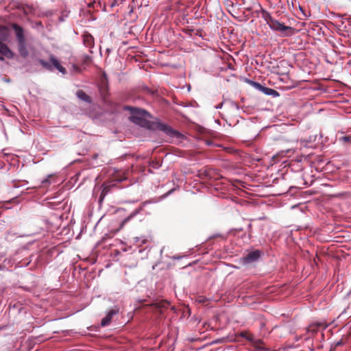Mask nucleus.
<instances>
[{
  "mask_svg": "<svg viewBox=\"0 0 351 351\" xmlns=\"http://www.w3.org/2000/svg\"><path fill=\"white\" fill-rule=\"evenodd\" d=\"M261 16L272 30L279 32L285 36H289L293 34V28L274 19L270 13L264 9L261 10Z\"/></svg>",
  "mask_w": 351,
  "mask_h": 351,
  "instance_id": "f257e3e1",
  "label": "nucleus"
},
{
  "mask_svg": "<svg viewBox=\"0 0 351 351\" xmlns=\"http://www.w3.org/2000/svg\"><path fill=\"white\" fill-rule=\"evenodd\" d=\"M48 183H49V178H47L42 181V184H43V185L48 184Z\"/></svg>",
  "mask_w": 351,
  "mask_h": 351,
  "instance_id": "aec40b11",
  "label": "nucleus"
},
{
  "mask_svg": "<svg viewBox=\"0 0 351 351\" xmlns=\"http://www.w3.org/2000/svg\"><path fill=\"white\" fill-rule=\"evenodd\" d=\"M250 84L254 86V87L258 89L261 92L264 93L265 95H272L274 97H276V96L279 95V93L274 89L265 87V86H262L261 84L256 82H252V81H250Z\"/></svg>",
  "mask_w": 351,
  "mask_h": 351,
  "instance_id": "39448f33",
  "label": "nucleus"
},
{
  "mask_svg": "<svg viewBox=\"0 0 351 351\" xmlns=\"http://www.w3.org/2000/svg\"><path fill=\"white\" fill-rule=\"evenodd\" d=\"M32 12V8H27V10H25V14H29Z\"/></svg>",
  "mask_w": 351,
  "mask_h": 351,
  "instance_id": "412c9836",
  "label": "nucleus"
},
{
  "mask_svg": "<svg viewBox=\"0 0 351 351\" xmlns=\"http://www.w3.org/2000/svg\"><path fill=\"white\" fill-rule=\"evenodd\" d=\"M240 335L242 337H244V338H245L246 339H247L249 341H252L253 340V335L252 334L249 333L247 331L241 332Z\"/></svg>",
  "mask_w": 351,
  "mask_h": 351,
  "instance_id": "a211bd4d",
  "label": "nucleus"
},
{
  "mask_svg": "<svg viewBox=\"0 0 351 351\" xmlns=\"http://www.w3.org/2000/svg\"><path fill=\"white\" fill-rule=\"evenodd\" d=\"M125 109L130 110L132 114L131 119L134 123L145 128L148 126L149 122L142 117L145 114H147L145 110L130 106L126 107Z\"/></svg>",
  "mask_w": 351,
  "mask_h": 351,
  "instance_id": "7ed1b4c3",
  "label": "nucleus"
},
{
  "mask_svg": "<svg viewBox=\"0 0 351 351\" xmlns=\"http://www.w3.org/2000/svg\"><path fill=\"white\" fill-rule=\"evenodd\" d=\"M118 313V310L117 309H112L110 310L108 314L101 319V325L102 326H106L110 324L111 322V320L112 319V317L116 315Z\"/></svg>",
  "mask_w": 351,
  "mask_h": 351,
  "instance_id": "9b49d317",
  "label": "nucleus"
},
{
  "mask_svg": "<svg viewBox=\"0 0 351 351\" xmlns=\"http://www.w3.org/2000/svg\"><path fill=\"white\" fill-rule=\"evenodd\" d=\"M8 29L5 25H0V40L6 41L8 38Z\"/></svg>",
  "mask_w": 351,
  "mask_h": 351,
  "instance_id": "4468645a",
  "label": "nucleus"
},
{
  "mask_svg": "<svg viewBox=\"0 0 351 351\" xmlns=\"http://www.w3.org/2000/svg\"><path fill=\"white\" fill-rule=\"evenodd\" d=\"M154 310L158 311L160 314L164 313L165 310L168 309L170 303L167 300H160L152 304Z\"/></svg>",
  "mask_w": 351,
  "mask_h": 351,
  "instance_id": "0eeeda50",
  "label": "nucleus"
},
{
  "mask_svg": "<svg viewBox=\"0 0 351 351\" xmlns=\"http://www.w3.org/2000/svg\"><path fill=\"white\" fill-rule=\"evenodd\" d=\"M158 128L168 134H174L176 133V132L171 127L165 124L160 123Z\"/></svg>",
  "mask_w": 351,
  "mask_h": 351,
  "instance_id": "dca6fc26",
  "label": "nucleus"
},
{
  "mask_svg": "<svg viewBox=\"0 0 351 351\" xmlns=\"http://www.w3.org/2000/svg\"><path fill=\"white\" fill-rule=\"evenodd\" d=\"M84 45L90 49L93 48L95 45L94 38L88 32H84L82 35Z\"/></svg>",
  "mask_w": 351,
  "mask_h": 351,
  "instance_id": "1a4fd4ad",
  "label": "nucleus"
},
{
  "mask_svg": "<svg viewBox=\"0 0 351 351\" xmlns=\"http://www.w3.org/2000/svg\"><path fill=\"white\" fill-rule=\"evenodd\" d=\"M18 43V50L19 53H20L21 56L23 58H26L28 54V50L27 49L26 46V40L23 41L17 42Z\"/></svg>",
  "mask_w": 351,
  "mask_h": 351,
  "instance_id": "f8f14e48",
  "label": "nucleus"
},
{
  "mask_svg": "<svg viewBox=\"0 0 351 351\" xmlns=\"http://www.w3.org/2000/svg\"><path fill=\"white\" fill-rule=\"evenodd\" d=\"M348 25L350 26L351 25V23L348 22Z\"/></svg>",
  "mask_w": 351,
  "mask_h": 351,
  "instance_id": "b1692460",
  "label": "nucleus"
},
{
  "mask_svg": "<svg viewBox=\"0 0 351 351\" xmlns=\"http://www.w3.org/2000/svg\"><path fill=\"white\" fill-rule=\"evenodd\" d=\"M141 208H136L134 210L128 217L125 218L121 223V228H123V226L128 223L130 219H132L134 217H135L137 214H138L141 211Z\"/></svg>",
  "mask_w": 351,
  "mask_h": 351,
  "instance_id": "2eb2a0df",
  "label": "nucleus"
},
{
  "mask_svg": "<svg viewBox=\"0 0 351 351\" xmlns=\"http://www.w3.org/2000/svg\"><path fill=\"white\" fill-rule=\"evenodd\" d=\"M12 27L15 32L17 42L25 40L23 29L16 23H13Z\"/></svg>",
  "mask_w": 351,
  "mask_h": 351,
  "instance_id": "9d476101",
  "label": "nucleus"
},
{
  "mask_svg": "<svg viewBox=\"0 0 351 351\" xmlns=\"http://www.w3.org/2000/svg\"><path fill=\"white\" fill-rule=\"evenodd\" d=\"M13 57V52L6 44L0 40V60H4L5 58L12 59Z\"/></svg>",
  "mask_w": 351,
  "mask_h": 351,
  "instance_id": "20e7f679",
  "label": "nucleus"
},
{
  "mask_svg": "<svg viewBox=\"0 0 351 351\" xmlns=\"http://www.w3.org/2000/svg\"><path fill=\"white\" fill-rule=\"evenodd\" d=\"M38 62L42 65L43 68L48 71H51L53 69H56L63 75L66 73V69L60 64L59 60L53 55H51L49 56V62L40 59Z\"/></svg>",
  "mask_w": 351,
  "mask_h": 351,
  "instance_id": "f03ea898",
  "label": "nucleus"
},
{
  "mask_svg": "<svg viewBox=\"0 0 351 351\" xmlns=\"http://www.w3.org/2000/svg\"><path fill=\"white\" fill-rule=\"evenodd\" d=\"M343 28H344L345 31L347 32L348 36H351V28L348 27L347 26V25H345Z\"/></svg>",
  "mask_w": 351,
  "mask_h": 351,
  "instance_id": "6ab92c4d",
  "label": "nucleus"
},
{
  "mask_svg": "<svg viewBox=\"0 0 351 351\" xmlns=\"http://www.w3.org/2000/svg\"><path fill=\"white\" fill-rule=\"evenodd\" d=\"M339 141L343 143L345 145L351 144V135L350 136H343L339 138Z\"/></svg>",
  "mask_w": 351,
  "mask_h": 351,
  "instance_id": "f3484780",
  "label": "nucleus"
},
{
  "mask_svg": "<svg viewBox=\"0 0 351 351\" xmlns=\"http://www.w3.org/2000/svg\"><path fill=\"white\" fill-rule=\"evenodd\" d=\"M261 256L258 250H254L249 252L243 258L244 263H251L257 261Z\"/></svg>",
  "mask_w": 351,
  "mask_h": 351,
  "instance_id": "6e6552de",
  "label": "nucleus"
},
{
  "mask_svg": "<svg viewBox=\"0 0 351 351\" xmlns=\"http://www.w3.org/2000/svg\"><path fill=\"white\" fill-rule=\"evenodd\" d=\"M76 96L81 100L87 103H91L92 99L84 90H79L76 92Z\"/></svg>",
  "mask_w": 351,
  "mask_h": 351,
  "instance_id": "ddd939ff",
  "label": "nucleus"
},
{
  "mask_svg": "<svg viewBox=\"0 0 351 351\" xmlns=\"http://www.w3.org/2000/svg\"><path fill=\"white\" fill-rule=\"evenodd\" d=\"M125 179H126L125 178H116V179H114V180L112 181L110 184H103V190L101 191V193L100 197H99V201H102V199L108 194V193L111 190L112 188L117 186V184L115 183H114L115 181L120 182Z\"/></svg>",
  "mask_w": 351,
  "mask_h": 351,
  "instance_id": "423d86ee",
  "label": "nucleus"
},
{
  "mask_svg": "<svg viewBox=\"0 0 351 351\" xmlns=\"http://www.w3.org/2000/svg\"><path fill=\"white\" fill-rule=\"evenodd\" d=\"M87 59H89V57H86V58H85V60H87Z\"/></svg>",
  "mask_w": 351,
  "mask_h": 351,
  "instance_id": "a878e982",
  "label": "nucleus"
},
{
  "mask_svg": "<svg viewBox=\"0 0 351 351\" xmlns=\"http://www.w3.org/2000/svg\"><path fill=\"white\" fill-rule=\"evenodd\" d=\"M192 31H193V29H186V31H185V32H186V33L191 34V32Z\"/></svg>",
  "mask_w": 351,
  "mask_h": 351,
  "instance_id": "4be33fe9",
  "label": "nucleus"
},
{
  "mask_svg": "<svg viewBox=\"0 0 351 351\" xmlns=\"http://www.w3.org/2000/svg\"><path fill=\"white\" fill-rule=\"evenodd\" d=\"M341 343H342L341 341H339L337 343L336 346H340V345H341Z\"/></svg>",
  "mask_w": 351,
  "mask_h": 351,
  "instance_id": "5701e85b",
  "label": "nucleus"
},
{
  "mask_svg": "<svg viewBox=\"0 0 351 351\" xmlns=\"http://www.w3.org/2000/svg\"><path fill=\"white\" fill-rule=\"evenodd\" d=\"M97 155H95V156H93V158H97Z\"/></svg>",
  "mask_w": 351,
  "mask_h": 351,
  "instance_id": "bb28decb",
  "label": "nucleus"
},
{
  "mask_svg": "<svg viewBox=\"0 0 351 351\" xmlns=\"http://www.w3.org/2000/svg\"><path fill=\"white\" fill-rule=\"evenodd\" d=\"M87 59H89V57H86V58H85V60H87Z\"/></svg>",
  "mask_w": 351,
  "mask_h": 351,
  "instance_id": "393cba45",
  "label": "nucleus"
}]
</instances>
